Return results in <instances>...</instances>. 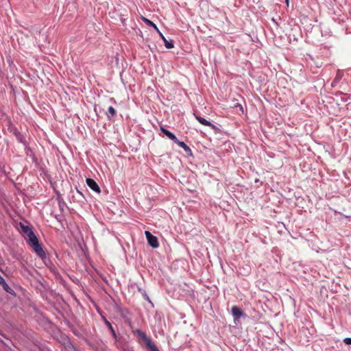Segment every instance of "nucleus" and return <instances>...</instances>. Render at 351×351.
<instances>
[{
  "label": "nucleus",
  "instance_id": "7",
  "mask_svg": "<svg viewBox=\"0 0 351 351\" xmlns=\"http://www.w3.org/2000/svg\"><path fill=\"white\" fill-rule=\"evenodd\" d=\"M195 119L202 124V125H204L205 126H209V127H211V128H215V125H213L210 121H207L206 119H205L204 118L200 117V116H198V115H196L195 114Z\"/></svg>",
  "mask_w": 351,
  "mask_h": 351
},
{
  "label": "nucleus",
  "instance_id": "17",
  "mask_svg": "<svg viewBox=\"0 0 351 351\" xmlns=\"http://www.w3.org/2000/svg\"><path fill=\"white\" fill-rule=\"evenodd\" d=\"M321 65H319V63H317V67H320Z\"/></svg>",
  "mask_w": 351,
  "mask_h": 351
},
{
  "label": "nucleus",
  "instance_id": "6",
  "mask_svg": "<svg viewBox=\"0 0 351 351\" xmlns=\"http://www.w3.org/2000/svg\"><path fill=\"white\" fill-rule=\"evenodd\" d=\"M160 130L164 134H165L169 139L172 140L173 142L178 141V138L175 136V134L169 131L168 130L164 128L163 127H160Z\"/></svg>",
  "mask_w": 351,
  "mask_h": 351
},
{
  "label": "nucleus",
  "instance_id": "11",
  "mask_svg": "<svg viewBox=\"0 0 351 351\" xmlns=\"http://www.w3.org/2000/svg\"><path fill=\"white\" fill-rule=\"evenodd\" d=\"M174 143H176L179 147H182V149H184L185 152H191V149L189 148V147L183 141H180L178 139V141H175Z\"/></svg>",
  "mask_w": 351,
  "mask_h": 351
},
{
  "label": "nucleus",
  "instance_id": "9",
  "mask_svg": "<svg viewBox=\"0 0 351 351\" xmlns=\"http://www.w3.org/2000/svg\"><path fill=\"white\" fill-rule=\"evenodd\" d=\"M117 114V111L112 106H110L108 108V111L106 112V115L109 119H111L112 117H114Z\"/></svg>",
  "mask_w": 351,
  "mask_h": 351
},
{
  "label": "nucleus",
  "instance_id": "4",
  "mask_svg": "<svg viewBox=\"0 0 351 351\" xmlns=\"http://www.w3.org/2000/svg\"><path fill=\"white\" fill-rule=\"evenodd\" d=\"M86 184L93 191L97 193H100V188L94 180L91 178H87Z\"/></svg>",
  "mask_w": 351,
  "mask_h": 351
},
{
  "label": "nucleus",
  "instance_id": "5",
  "mask_svg": "<svg viewBox=\"0 0 351 351\" xmlns=\"http://www.w3.org/2000/svg\"><path fill=\"white\" fill-rule=\"evenodd\" d=\"M231 312L235 319H239L243 315V311L237 306L232 307Z\"/></svg>",
  "mask_w": 351,
  "mask_h": 351
},
{
  "label": "nucleus",
  "instance_id": "2",
  "mask_svg": "<svg viewBox=\"0 0 351 351\" xmlns=\"http://www.w3.org/2000/svg\"><path fill=\"white\" fill-rule=\"evenodd\" d=\"M133 332L138 338L139 343L145 344L150 351H159L157 346L152 339L147 336L145 332L140 329H136Z\"/></svg>",
  "mask_w": 351,
  "mask_h": 351
},
{
  "label": "nucleus",
  "instance_id": "1",
  "mask_svg": "<svg viewBox=\"0 0 351 351\" xmlns=\"http://www.w3.org/2000/svg\"><path fill=\"white\" fill-rule=\"evenodd\" d=\"M21 232L28 243L32 246L35 253L42 259L46 258V254L39 243L37 237L30 227L20 223Z\"/></svg>",
  "mask_w": 351,
  "mask_h": 351
},
{
  "label": "nucleus",
  "instance_id": "8",
  "mask_svg": "<svg viewBox=\"0 0 351 351\" xmlns=\"http://www.w3.org/2000/svg\"><path fill=\"white\" fill-rule=\"evenodd\" d=\"M158 33L159 34L160 36L164 41L165 46L167 49H172L174 47L173 40H170V41L167 40L160 31Z\"/></svg>",
  "mask_w": 351,
  "mask_h": 351
},
{
  "label": "nucleus",
  "instance_id": "12",
  "mask_svg": "<svg viewBox=\"0 0 351 351\" xmlns=\"http://www.w3.org/2000/svg\"><path fill=\"white\" fill-rule=\"evenodd\" d=\"M105 324L106 325L108 326V328H109V330H110V332L112 334V335L113 336V337L114 339H117V335H116V332L111 324V323L110 322H108L107 319H105Z\"/></svg>",
  "mask_w": 351,
  "mask_h": 351
},
{
  "label": "nucleus",
  "instance_id": "14",
  "mask_svg": "<svg viewBox=\"0 0 351 351\" xmlns=\"http://www.w3.org/2000/svg\"><path fill=\"white\" fill-rule=\"evenodd\" d=\"M0 284H1V285L5 284L4 279L1 276H0Z\"/></svg>",
  "mask_w": 351,
  "mask_h": 351
},
{
  "label": "nucleus",
  "instance_id": "16",
  "mask_svg": "<svg viewBox=\"0 0 351 351\" xmlns=\"http://www.w3.org/2000/svg\"><path fill=\"white\" fill-rule=\"evenodd\" d=\"M321 65H319V63H317V67H320Z\"/></svg>",
  "mask_w": 351,
  "mask_h": 351
},
{
  "label": "nucleus",
  "instance_id": "3",
  "mask_svg": "<svg viewBox=\"0 0 351 351\" xmlns=\"http://www.w3.org/2000/svg\"><path fill=\"white\" fill-rule=\"evenodd\" d=\"M145 234L149 245L154 248L158 247V241L157 237L152 234L149 231H145Z\"/></svg>",
  "mask_w": 351,
  "mask_h": 351
},
{
  "label": "nucleus",
  "instance_id": "15",
  "mask_svg": "<svg viewBox=\"0 0 351 351\" xmlns=\"http://www.w3.org/2000/svg\"><path fill=\"white\" fill-rule=\"evenodd\" d=\"M285 3H286L287 5L289 6V0H285Z\"/></svg>",
  "mask_w": 351,
  "mask_h": 351
},
{
  "label": "nucleus",
  "instance_id": "10",
  "mask_svg": "<svg viewBox=\"0 0 351 351\" xmlns=\"http://www.w3.org/2000/svg\"><path fill=\"white\" fill-rule=\"evenodd\" d=\"M142 20L147 25H148L149 26L152 27L153 28H154L157 31V32H159V29H158V28L157 27L156 25L154 23H153L152 21H151L150 20L147 19V18H145L144 16H142Z\"/></svg>",
  "mask_w": 351,
  "mask_h": 351
},
{
  "label": "nucleus",
  "instance_id": "13",
  "mask_svg": "<svg viewBox=\"0 0 351 351\" xmlns=\"http://www.w3.org/2000/svg\"><path fill=\"white\" fill-rule=\"evenodd\" d=\"M343 342L346 343V344H348V345H351V338H346L343 339Z\"/></svg>",
  "mask_w": 351,
  "mask_h": 351
}]
</instances>
